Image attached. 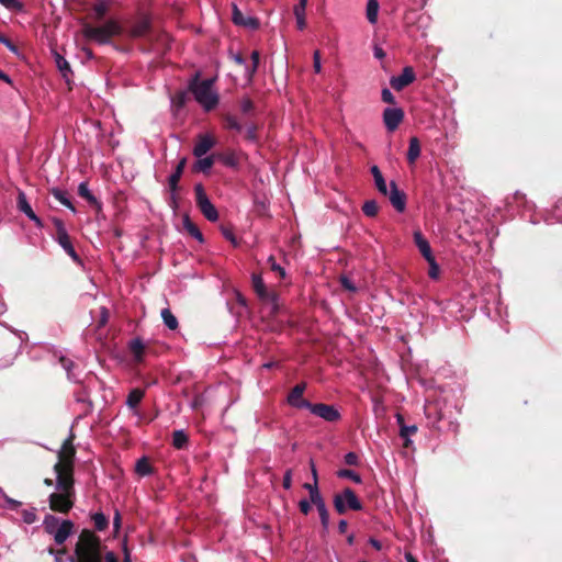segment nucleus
<instances>
[{
    "instance_id": "obj_1",
    "label": "nucleus",
    "mask_w": 562,
    "mask_h": 562,
    "mask_svg": "<svg viewBox=\"0 0 562 562\" xmlns=\"http://www.w3.org/2000/svg\"><path fill=\"white\" fill-rule=\"evenodd\" d=\"M76 450L71 439H67L59 452L54 467L56 473V491L49 495V508L66 514L74 506V459Z\"/></svg>"
},
{
    "instance_id": "obj_2",
    "label": "nucleus",
    "mask_w": 562,
    "mask_h": 562,
    "mask_svg": "<svg viewBox=\"0 0 562 562\" xmlns=\"http://www.w3.org/2000/svg\"><path fill=\"white\" fill-rule=\"evenodd\" d=\"M119 562L112 551L103 552L101 541L90 530H82L75 546L71 562Z\"/></svg>"
},
{
    "instance_id": "obj_3",
    "label": "nucleus",
    "mask_w": 562,
    "mask_h": 562,
    "mask_svg": "<svg viewBox=\"0 0 562 562\" xmlns=\"http://www.w3.org/2000/svg\"><path fill=\"white\" fill-rule=\"evenodd\" d=\"M213 79L200 80L195 78L191 83V91L195 100L206 110H212L218 102L217 92L213 88Z\"/></svg>"
},
{
    "instance_id": "obj_4",
    "label": "nucleus",
    "mask_w": 562,
    "mask_h": 562,
    "mask_svg": "<svg viewBox=\"0 0 562 562\" xmlns=\"http://www.w3.org/2000/svg\"><path fill=\"white\" fill-rule=\"evenodd\" d=\"M122 30V25L117 21L110 20L100 26L86 25L82 29V34L90 41L97 42L99 44H105L112 37L120 35Z\"/></svg>"
},
{
    "instance_id": "obj_5",
    "label": "nucleus",
    "mask_w": 562,
    "mask_h": 562,
    "mask_svg": "<svg viewBox=\"0 0 562 562\" xmlns=\"http://www.w3.org/2000/svg\"><path fill=\"white\" fill-rule=\"evenodd\" d=\"M334 504L339 514H344L347 509L360 510L362 508L358 497L350 488H346L341 494H337Z\"/></svg>"
},
{
    "instance_id": "obj_6",
    "label": "nucleus",
    "mask_w": 562,
    "mask_h": 562,
    "mask_svg": "<svg viewBox=\"0 0 562 562\" xmlns=\"http://www.w3.org/2000/svg\"><path fill=\"white\" fill-rule=\"evenodd\" d=\"M252 286L260 300L270 306L271 312H276L278 308L277 294L269 292L262 281L261 276L252 274Z\"/></svg>"
},
{
    "instance_id": "obj_7",
    "label": "nucleus",
    "mask_w": 562,
    "mask_h": 562,
    "mask_svg": "<svg viewBox=\"0 0 562 562\" xmlns=\"http://www.w3.org/2000/svg\"><path fill=\"white\" fill-rule=\"evenodd\" d=\"M216 144V137L212 133L199 134L193 148V155L201 158Z\"/></svg>"
},
{
    "instance_id": "obj_8",
    "label": "nucleus",
    "mask_w": 562,
    "mask_h": 562,
    "mask_svg": "<svg viewBox=\"0 0 562 562\" xmlns=\"http://www.w3.org/2000/svg\"><path fill=\"white\" fill-rule=\"evenodd\" d=\"M308 408L313 414L316 416L322 417L323 419L327 422H335L338 420L340 417L339 412L331 405L326 404H310Z\"/></svg>"
},
{
    "instance_id": "obj_9",
    "label": "nucleus",
    "mask_w": 562,
    "mask_h": 562,
    "mask_svg": "<svg viewBox=\"0 0 562 562\" xmlns=\"http://www.w3.org/2000/svg\"><path fill=\"white\" fill-rule=\"evenodd\" d=\"M404 112L398 108L385 109L383 121L389 131H395L403 121Z\"/></svg>"
},
{
    "instance_id": "obj_10",
    "label": "nucleus",
    "mask_w": 562,
    "mask_h": 562,
    "mask_svg": "<svg viewBox=\"0 0 562 562\" xmlns=\"http://www.w3.org/2000/svg\"><path fill=\"white\" fill-rule=\"evenodd\" d=\"M57 227V239L59 245L65 249V251L75 260H78V256L71 245L70 237L66 232L64 224L60 221H56Z\"/></svg>"
},
{
    "instance_id": "obj_11",
    "label": "nucleus",
    "mask_w": 562,
    "mask_h": 562,
    "mask_svg": "<svg viewBox=\"0 0 562 562\" xmlns=\"http://www.w3.org/2000/svg\"><path fill=\"white\" fill-rule=\"evenodd\" d=\"M305 384H297L288 395V403L296 408H308L310 404L304 397Z\"/></svg>"
},
{
    "instance_id": "obj_12",
    "label": "nucleus",
    "mask_w": 562,
    "mask_h": 562,
    "mask_svg": "<svg viewBox=\"0 0 562 562\" xmlns=\"http://www.w3.org/2000/svg\"><path fill=\"white\" fill-rule=\"evenodd\" d=\"M232 20L236 25L251 30H255L259 26V22L256 18L250 15H244L236 4H233Z\"/></svg>"
},
{
    "instance_id": "obj_13",
    "label": "nucleus",
    "mask_w": 562,
    "mask_h": 562,
    "mask_svg": "<svg viewBox=\"0 0 562 562\" xmlns=\"http://www.w3.org/2000/svg\"><path fill=\"white\" fill-rule=\"evenodd\" d=\"M415 80V74L412 67H405L403 72L397 76L391 78V86L393 89L400 91L411 85Z\"/></svg>"
},
{
    "instance_id": "obj_14",
    "label": "nucleus",
    "mask_w": 562,
    "mask_h": 562,
    "mask_svg": "<svg viewBox=\"0 0 562 562\" xmlns=\"http://www.w3.org/2000/svg\"><path fill=\"white\" fill-rule=\"evenodd\" d=\"M386 195L389 196L392 205L398 212H403L405 210V194L397 189L394 182L390 183V190Z\"/></svg>"
},
{
    "instance_id": "obj_15",
    "label": "nucleus",
    "mask_w": 562,
    "mask_h": 562,
    "mask_svg": "<svg viewBox=\"0 0 562 562\" xmlns=\"http://www.w3.org/2000/svg\"><path fill=\"white\" fill-rule=\"evenodd\" d=\"M18 206L19 210L22 211L31 221H33L37 226H42L41 220L35 215L31 205L26 201V196L24 193L20 192L18 196Z\"/></svg>"
},
{
    "instance_id": "obj_16",
    "label": "nucleus",
    "mask_w": 562,
    "mask_h": 562,
    "mask_svg": "<svg viewBox=\"0 0 562 562\" xmlns=\"http://www.w3.org/2000/svg\"><path fill=\"white\" fill-rule=\"evenodd\" d=\"M72 522L69 520H64L60 522V525L57 527V529L52 533L55 541L58 544H61L66 541V539L69 537L71 530H72Z\"/></svg>"
},
{
    "instance_id": "obj_17",
    "label": "nucleus",
    "mask_w": 562,
    "mask_h": 562,
    "mask_svg": "<svg viewBox=\"0 0 562 562\" xmlns=\"http://www.w3.org/2000/svg\"><path fill=\"white\" fill-rule=\"evenodd\" d=\"M307 5V0H300V3L293 8V13L296 20V25L300 30H304L306 27V19H305V10Z\"/></svg>"
},
{
    "instance_id": "obj_18",
    "label": "nucleus",
    "mask_w": 562,
    "mask_h": 562,
    "mask_svg": "<svg viewBox=\"0 0 562 562\" xmlns=\"http://www.w3.org/2000/svg\"><path fill=\"white\" fill-rule=\"evenodd\" d=\"M414 240L419 251L425 257V259H429V257H432L429 243L426 240V238L419 231L414 232Z\"/></svg>"
},
{
    "instance_id": "obj_19",
    "label": "nucleus",
    "mask_w": 562,
    "mask_h": 562,
    "mask_svg": "<svg viewBox=\"0 0 562 562\" xmlns=\"http://www.w3.org/2000/svg\"><path fill=\"white\" fill-rule=\"evenodd\" d=\"M203 215L211 222H215L218 220V213L215 206L211 203L210 200H203L202 203L198 204Z\"/></svg>"
},
{
    "instance_id": "obj_20",
    "label": "nucleus",
    "mask_w": 562,
    "mask_h": 562,
    "mask_svg": "<svg viewBox=\"0 0 562 562\" xmlns=\"http://www.w3.org/2000/svg\"><path fill=\"white\" fill-rule=\"evenodd\" d=\"M218 158L225 166L237 167L240 162L241 155L231 150L220 155Z\"/></svg>"
},
{
    "instance_id": "obj_21",
    "label": "nucleus",
    "mask_w": 562,
    "mask_h": 562,
    "mask_svg": "<svg viewBox=\"0 0 562 562\" xmlns=\"http://www.w3.org/2000/svg\"><path fill=\"white\" fill-rule=\"evenodd\" d=\"M214 164L213 156L209 157H201L198 159V161L193 165L192 170L194 172H207Z\"/></svg>"
},
{
    "instance_id": "obj_22",
    "label": "nucleus",
    "mask_w": 562,
    "mask_h": 562,
    "mask_svg": "<svg viewBox=\"0 0 562 562\" xmlns=\"http://www.w3.org/2000/svg\"><path fill=\"white\" fill-rule=\"evenodd\" d=\"M420 155V144L417 137L409 139V147L407 151V159L411 164H414Z\"/></svg>"
},
{
    "instance_id": "obj_23",
    "label": "nucleus",
    "mask_w": 562,
    "mask_h": 562,
    "mask_svg": "<svg viewBox=\"0 0 562 562\" xmlns=\"http://www.w3.org/2000/svg\"><path fill=\"white\" fill-rule=\"evenodd\" d=\"M186 164H187V159L186 158H182L177 168H176V171L170 176L169 178V187L172 191H175L177 189V184L182 176V172H183V169L186 167Z\"/></svg>"
},
{
    "instance_id": "obj_24",
    "label": "nucleus",
    "mask_w": 562,
    "mask_h": 562,
    "mask_svg": "<svg viewBox=\"0 0 562 562\" xmlns=\"http://www.w3.org/2000/svg\"><path fill=\"white\" fill-rule=\"evenodd\" d=\"M131 352L134 356L135 361L140 362L145 353V345L140 339H134L130 342Z\"/></svg>"
},
{
    "instance_id": "obj_25",
    "label": "nucleus",
    "mask_w": 562,
    "mask_h": 562,
    "mask_svg": "<svg viewBox=\"0 0 562 562\" xmlns=\"http://www.w3.org/2000/svg\"><path fill=\"white\" fill-rule=\"evenodd\" d=\"M371 171L374 177V182H375L378 190L382 194L386 195L389 188H387V184H386L381 171L379 170V168L376 166L372 167Z\"/></svg>"
},
{
    "instance_id": "obj_26",
    "label": "nucleus",
    "mask_w": 562,
    "mask_h": 562,
    "mask_svg": "<svg viewBox=\"0 0 562 562\" xmlns=\"http://www.w3.org/2000/svg\"><path fill=\"white\" fill-rule=\"evenodd\" d=\"M148 29L149 21L147 19H142L132 27L131 35L134 37L143 36L147 33Z\"/></svg>"
},
{
    "instance_id": "obj_27",
    "label": "nucleus",
    "mask_w": 562,
    "mask_h": 562,
    "mask_svg": "<svg viewBox=\"0 0 562 562\" xmlns=\"http://www.w3.org/2000/svg\"><path fill=\"white\" fill-rule=\"evenodd\" d=\"M161 317L164 319L165 325L169 329L175 330L178 328L177 317L172 314V312L169 308H164L161 311Z\"/></svg>"
},
{
    "instance_id": "obj_28",
    "label": "nucleus",
    "mask_w": 562,
    "mask_h": 562,
    "mask_svg": "<svg viewBox=\"0 0 562 562\" xmlns=\"http://www.w3.org/2000/svg\"><path fill=\"white\" fill-rule=\"evenodd\" d=\"M379 3L376 0H369L367 5V18L374 24L378 20Z\"/></svg>"
},
{
    "instance_id": "obj_29",
    "label": "nucleus",
    "mask_w": 562,
    "mask_h": 562,
    "mask_svg": "<svg viewBox=\"0 0 562 562\" xmlns=\"http://www.w3.org/2000/svg\"><path fill=\"white\" fill-rule=\"evenodd\" d=\"M135 471L137 474L144 476L151 473V465L146 458L139 459L135 464Z\"/></svg>"
},
{
    "instance_id": "obj_30",
    "label": "nucleus",
    "mask_w": 562,
    "mask_h": 562,
    "mask_svg": "<svg viewBox=\"0 0 562 562\" xmlns=\"http://www.w3.org/2000/svg\"><path fill=\"white\" fill-rule=\"evenodd\" d=\"M144 397V392L139 389H134L127 396V405L130 407H135L139 404L142 398Z\"/></svg>"
},
{
    "instance_id": "obj_31",
    "label": "nucleus",
    "mask_w": 562,
    "mask_h": 562,
    "mask_svg": "<svg viewBox=\"0 0 562 562\" xmlns=\"http://www.w3.org/2000/svg\"><path fill=\"white\" fill-rule=\"evenodd\" d=\"M110 8V1L109 0H98L94 4L93 11L97 19H101Z\"/></svg>"
},
{
    "instance_id": "obj_32",
    "label": "nucleus",
    "mask_w": 562,
    "mask_h": 562,
    "mask_svg": "<svg viewBox=\"0 0 562 562\" xmlns=\"http://www.w3.org/2000/svg\"><path fill=\"white\" fill-rule=\"evenodd\" d=\"M313 504L317 507V509L319 512L322 524L326 528L328 526L329 517H328V512L325 507V503H324L323 498L316 499V502H314Z\"/></svg>"
},
{
    "instance_id": "obj_33",
    "label": "nucleus",
    "mask_w": 562,
    "mask_h": 562,
    "mask_svg": "<svg viewBox=\"0 0 562 562\" xmlns=\"http://www.w3.org/2000/svg\"><path fill=\"white\" fill-rule=\"evenodd\" d=\"M184 227L192 237L196 238L200 243L203 241L201 232L189 218L184 220Z\"/></svg>"
},
{
    "instance_id": "obj_34",
    "label": "nucleus",
    "mask_w": 562,
    "mask_h": 562,
    "mask_svg": "<svg viewBox=\"0 0 562 562\" xmlns=\"http://www.w3.org/2000/svg\"><path fill=\"white\" fill-rule=\"evenodd\" d=\"M59 525L58 519L53 515H48L44 519V528L49 535H52Z\"/></svg>"
},
{
    "instance_id": "obj_35",
    "label": "nucleus",
    "mask_w": 562,
    "mask_h": 562,
    "mask_svg": "<svg viewBox=\"0 0 562 562\" xmlns=\"http://www.w3.org/2000/svg\"><path fill=\"white\" fill-rule=\"evenodd\" d=\"M79 194L93 205H98L97 199L91 194L87 183H80L78 188Z\"/></svg>"
},
{
    "instance_id": "obj_36",
    "label": "nucleus",
    "mask_w": 562,
    "mask_h": 562,
    "mask_svg": "<svg viewBox=\"0 0 562 562\" xmlns=\"http://www.w3.org/2000/svg\"><path fill=\"white\" fill-rule=\"evenodd\" d=\"M52 193L61 204H64L71 211H75V207L71 204V202L69 201V199L67 198L66 193H64L63 191H60L58 189H53Z\"/></svg>"
},
{
    "instance_id": "obj_37",
    "label": "nucleus",
    "mask_w": 562,
    "mask_h": 562,
    "mask_svg": "<svg viewBox=\"0 0 562 562\" xmlns=\"http://www.w3.org/2000/svg\"><path fill=\"white\" fill-rule=\"evenodd\" d=\"M173 446L178 449H181L186 446V443L188 442V437L187 435L181 431V430H178V431H175L173 432Z\"/></svg>"
},
{
    "instance_id": "obj_38",
    "label": "nucleus",
    "mask_w": 562,
    "mask_h": 562,
    "mask_svg": "<svg viewBox=\"0 0 562 562\" xmlns=\"http://www.w3.org/2000/svg\"><path fill=\"white\" fill-rule=\"evenodd\" d=\"M362 210H363V213H364L366 215L373 217V216H375V215L378 214V212H379V206H378V204H376V202H375V201L370 200V201H367V202L363 204Z\"/></svg>"
},
{
    "instance_id": "obj_39",
    "label": "nucleus",
    "mask_w": 562,
    "mask_h": 562,
    "mask_svg": "<svg viewBox=\"0 0 562 562\" xmlns=\"http://www.w3.org/2000/svg\"><path fill=\"white\" fill-rule=\"evenodd\" d=\"M417 431V427L416 426H405V425H402V428L400 430V435L401 437L405 438V447H408L409 443H411V440H409V436L411 435H414L415 432Z\"/></svg>"
},
{
    "instance_id": "obj_40",
    "label": "nucleus",
    "mask_w": 562,
    "mask_h": 562,
    "mask_svg": "<svg viewBox=\"0 0 562 562\" xmlns=\"http://www.w3.org/2000/svg\"><path fill=\"white\" fill-rule=\"evenodd\" d=\"M429 263V271L428 274L431 279H438L439 278V266L437 265L435 257H429V259H426Z\"/></svg>"
},
{
    "instance_id": "obj_41",
    "label": "nucleus",
    "mask_w": 562,
    "mask_h": 562,
    "mask_svg": "<svg viewBox=\"0 0 562 562\" xmlns=\"http://www.w3.org/2000/svg\"><path fill=\"white\" fill-rule=\"evenodd\" d=\"M304 488H306L310 492L312 503L316 502V499L322 498L317 488V482H314L313 484L305 483Z\"/></svg>"
},
{
    "instance_id": "obj_42",
    "label": "nucleus",
    "mask_w": 562,
    "mask_h": 562,
    "mask_svg": "<svg viewBox=\"0 0 562 562\" xmlns=\"http://www.w3.org/2000/svg\"><path fill=\"white\" fill-rule=\"evenodd\" d=\"M56 64L58 69L63 72L64 77L67 76V72L70 71V66L68 61L60 55H56Z\"/></svg>"
},
{
    "instance_id": "obj_43",
    "label": "nucleus",
    "mask_w": 562,
    "mask_h": 562,
    "mask_svg": "<svg viewBox=\"0 0 562 562\" xmlns=\"http://www.w3.org/2000/svg\"><path fill=\"white\" fill-rule=\"evenodd\" d=\"M93 521H94L97 529H99V530H103L108 525V520L103 514H95L93 516Z\"/></svg>"
},
{
    "instance_id": "obj_44",
    "label": "nucleus",
    "mask_w": 562,
    "mask_h": 562,
    "mask_svg": "<svg viewBox=\"0 0 562 562\" xmlns=\"http://www.w3.org/2000/svg\"><path fill=\"white\" fill-rule=\"evenodd\" d=\"M0 3L3 4L9 10L20 11L22 10V4L19 0H0Z\"/></svg>"
},
{
    "instance_id": "obj_45",
    "label": "nucleus",
    "mask_w": 562,
    "mask_h": 562,
    "mask_svg": "<svg viewBox=\"0 0 562 562\" xmlns=\"http://www.w3.org/2000/svg\"><path fill=\"white\" fill-rule=\"evenodd\" d=\"M338 475L340 477H348V479L352 480L356 483H360L361 482L360 476L357 473H355L353 471H351V470H341V471L338 472Z\"/></svg>"
},
{
    "instance_id": "obj_46",
    "label": "nucleus",
    "mask_w": 562,
    "mask_h": 562,
    "mask_svg": "<svg viewBox=\"0 0 562 562\" xmlns=\"http://www.w3.org/2000/svg\"><path fill=\"white\" fill-rule=\"evenodd\" d=\"M22 516L26 524H33L36 519L35 510L33 508L23 510Z\"/></svg>"
},
{
    "instance_id": "obj_47",
    "label": "nucleus",
    "mask_w": 562,
    "mask_h": 562,
    "mask_svg": "<svg viewBox=\"0 0 562 562\" xmlns=\"http://www.w3.org/2000/svg\"><path fill=\"white\" fill-rule=\"evenodd\" d=\"M10 505L12 508L13 507H16L19 505V502L16 501H13L11 498H9L7 495H4V493L0 490V506H3V505Z\"/></svg>"
},
{
    "instance_id": "obj_48",
    "label": "nucleus",
    "mask_w": 562,
    "mask_h": 562,
    "mask_svg": "<svg viewBox=\"0 0 562 562\" xmlns=\"http://www.w3.org/2000/svg\"><path fill=\"white\" fill-rule=\"evenodd\" d=\"M313 59H314V65H313L314 71L316 74H319L322 71L321 53H319V50H315L314 52Z\"/></svg>"
},
{
    "instance_id": "obj_49",
    "label": "nucleus",
    "mask_w": 562,
    "mask_h": 562,
    "mask_svg": "<svg viewBox=\"0 0 562 562\" xmlns=\"http://www.w3.org/2000/svg\"><path fill=\"white\" fill-rule=\"evenodd\" d=\"M195 195H196V203H202L203 200H209L207 195L205 194L202 186L198 184L195 187Z\"/></svg>"
},
{
    "instance_id": "obj_50",
    "label": "nucleus",
    "mask_w": 562,
    "mask_h": 562,
    "mask_svg": "<svg viewBox=\"0 0 562 562\" xmlns=\"http://www.w3.org/2000/svg\"><path fill=\"white\" fill-rule=\"evenodd\" d=\"M382 100L386 103L394 104L395 98L389 89L382 90Z\"/></svg>"
},
{
    "instance_id": "obj_51",
    "label": "nucleus",
    "mask_w": 562,
    "mask_h": 562,
    "mask_svg": "<svg viewBox=\"0 0 562 562\" xmlns=\"http://www.w3.org/2000/svg\"><path fill=\"white\" fill-rule=\"evenodd\" d=\"M292 485V474L291 471H286L283 477V487L289 490Z\"/></svg>"
},
{
    "instance_id": "obj_52",
    "label": "nucleus",
    "mask_w": 562,
    "mask_h": 562,
    "mask_svg": "<svg viewBox=\"0 0 562 562\" xmlns=\"http://www.w3.org/2000/svg\"><path fill=\"white\" fill-rule=\"evenodd\" d=\"M251 59H252V69H251V75H252L256 71L258 64H259V53L254 50L251 53Z\"/></svg>"
},
{
    "instance_id": "obj_53",
    "label": "nucleus",
    "mask_w": 562,
    "mask_h": 562,
    "mask_svg": "<svg viewBox=\"0 0 562 562\" xmlns=\"http://www.w3.org/2000/svg\"><path fill=\"white\" fill-rule=\"evenodd\" d=\"M48 552L50 554H55V561L56 562H64L63 560V555L65 554V550H58V551H55L54 549H49Z\"/></svg>"
},
{
    "instance_id": "obj_54",
    "label": "nucleus",
    "mask_w": 562,
    "mask_h": 562,
    "mask_svg": "<svg viewBox=\"0 0 562 562\" xmlns=\"http://www.w3.org/2000/svg\"><path fill=\"white\" fill-rule=\"evenodd\" d=\"M269 261L271 262V269H272L273 271H277V272L280 274V277H282V278H283V277H284V274H285L284 270H283L279 265H277V263L274 262L273 258H270V259H269Z\"/></svg>"
},
{
    "instance_id": "obj_55",
    "label": "nucleus",
    "mask_w": 562,
    "mask_h": 562,
    "mask_svg": "<svg viewBox=\"0 0 562 562\" xmlns=\"http://www.w3.org/2000/svg\"><path fill=\"white\" fill-rule=\"evenodd\" d=\"M299 506L301 512L305 515L308 514V512L311 510V504L307 501H301Z\"/></svg>"
},
{
    "instance_id": "obj_56",
    "label": "nucleus",
    "mask_w": 562,
    "mask_h": 562,
    "mask_svg": "<svg viewBox=\"0 0 562 562\" xmlns=\"http://www.w3.org/2000/svg\"><path fill=\"white\" fill-rule=\"evenodd\" d=\"M341 284L344 285L345 289L349 290V291H355L356 288L352 285V283L350 282V280L348 278H341Z\"/></svg>"
},
{
    "instance_id": "obj_57",
    "label": "nucleus",
    "mask_w": 562,
    "mask_h": 562,
    "mask_svg": "<svg viewBox=\"0 0 562 562\" xmlns=\"http://www.w3.org/2000/svg\"><path fill=\"white\" fill-rule=\"evenodd\" d=\"M346 462H347L348 464H356V462H357V456H356L355 453H348V454L346 456Z\"/></svg>"
},
{
    "instance_id": "obj_58",
    "label": "nucleus",
    "mask_w": 562,
    "mask_h": 562,
    "mask_svg": "<svg viewBox=\"0 0 562 562\" xmlns=\"http://www.w3.org/2000/svg\"><path fill=\"white\" fill-rule=\"evenodd\" d=\"M227 127L239 130V125L234 119H227Z\"/></svg>"
},
{
    "instance_id": "obj_59",
    "label": "nucleus",
    "mask_w": 562,
    "mask_h": 562,
    "mask_svg": "<svg viewBox=\"0 0 562 562\" xmlns=\"http://www.w3.org/2000/svg\"><path fill=\"white\" fill-rule=\"evenodd\" d=\"M405 559L407 562H417V560L413 557L411 552L405 553Z\"/></svg>"
},
{
    "instance_id": "obj_60",
    "label": "nucleus",
    "mask_w": 562,
    "mask_h": 562,
    "mask_svg": "<svg viewBox=\"0 0 562 562\" xmlns=\"http://www.w3.org/2000/svg\"><path fill=\"white\" fill-rule=\"evenodd\" d=\"M370 543L376 549V550H380L381 549V543L375 540V539H370Z\"/></svg>"
},
{
    "instance_id": "obj_61",
    "label": "nucleus",
    "mask_w": 562,
    "mask_h": 562,
    "mask_svg": "<svg viewBox=\"0 0 562 562\" xmlns=\"http://www.w3.org/2000/svg\"><path fill=\"white\" fill-rule=\"evenodd\" d=\"M311 468H312V474H313L314 482H317V472H316V468L313 462H311Z\"/></svg>"
},
{
    "instance_id": "obj_62",
    "label": "nucleus",
    "mask_w": 562,
    "mask_h": 562,
    "mask_svg": "<svg viewBox=\"0 0 562 562\" xmlns=\"http://www.w3.org/2000/svg\"><path fill=\"white\" fill-rule=\"evenodd\" d=\"M124 562H131V555L126 547L124 548Z\"/></svg>"
},
{
    "instance_id": "obj_63",
    "label": "nucleus",
    "mask_w": 562,
    "mask_h": 562,
    "mask_svg": "<svg viewBox=\"0 0 562 562\" xmlns=\"http://www.w3.org/2000/svg\"><path fill=\"white\" fill-rule=\"evenodd\" d=\"M120 521H121L120 515H119V514H116V515H115V518H114V527H115L116 529H119V528H120Z\"/></svg>"
},
{
    "instance_id": "obj_64",
    "label": "nucleus",
    "mask_w": 562,
    "mask_h": 562,
    "mask_svg": "<svg viewBox=\"0 0 562 562\" xmlns=\"http://www.w3.org/2000/svg\"><path fill=\"white\" fill-rule=\"evenodd\" d=\"M396 420H397L400 427L402 428V425H404V418L401 414L396 415Z\"/></svg>"
}]
</instances>
